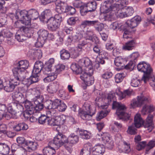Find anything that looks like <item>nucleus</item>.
<instances>
[{
    "instance_id": "nucleus-1",
    "label": "nucleus",
    "mask_w": 155,
    "mask_h": 155,
    "mask_svg": "<svg viewBox=\"0 0 155 155\" xmlns=\"http://www.w3.org/2000/svg\"><path fill=\"white\" fill-rule=\"evenodd\" d=\"M29 65L28 61L26 60H22L19 61L17 67L14 68L12 70L14 76L19 80L25 79L26 69Z\"/></svg>"
},
{
    "instance_id": "nucleus-17",
    "label": "nucleus",
    "mask_w": 155,
    "mask_h": 155,
    "mask_svg": "<svg viewBox=\"0 0 155 155\" xmlns=\"http://www.w3.org/2000/svg\"><path fill=\"white\" fill-rule=\"evenodd\" d=\"M48 29L52 31H56L60 27V25L53 18L50 17L46 21Z\"/></svg>"
},
{
    "instance_id": "nucleus-33",
    "label": "nucleus",
    "mask_w": 155,
    "mask_h": 155,
    "mask_svg": "<svg viewBox=\"0 0 155 155\" xmlns=\"http://www.w3.org/2000/svg\"><path fill=\"white\" fill-rule=\"evenodd\" d=\"M27 12L28 16L33 20H35L39 17L38 12L35 9H31L28 11H27Z\"/></svg>"
},
{
    "instance_id": "nucleus-15",
    "label": "nucleus",
    "mask_w": 155,
    "mask_h": 155,
    "mask_svg": "<svg viewBox=\"0 0 155 155\" xmlns=\"http://www.w3.org/2000/svg\"><path fill=\"white\" fill-rule=\"evenodd\" d=\"M141 21V18L140 16H135L130 20H127L124 24V27H127L132 31V29L137 27Z\"/></svg>"
},
{
    "instance_id": "nucleus-26",
    "label": "nucleus",
    "mask_w": 155,
    "mask_h": 155,
    "mask_svg": "<svg viewBox=\"0 0 155 155\" xmlns=\"http://www.w3.org/2000/svg\"><path fill=\"white\" fill-rule=\"evenodd\" d=\"M143 121L140 115L139 114H136L134 118V124L136 128H139L143 125Z\"/></svg>"
},
{
    "instance_id": "nucleus-49",
    "label": "nucleus",
    "mask_w": 155,
    "mask_h": 155,
    "mask_svg": "<svg viewBox=\"0 0 155 155\" xmlns=\"http://www.w3.org/2000/svg\"><path fill=\"white\" fill-rule=\"evenodd\" d=\"M155 146V139H153L150 140L148 143H147V147L146 149V153L151 149L153 148Z\"/></svg>"
},
{
    "instance_id": "nucleus-24",
    "label": "nucleus",
    "mask_w": 155,
    "mask_h": 155,
    "mask_svg": "<svg viewBox=\"0 0 155 155\" xmlns=\"http://www.w3.org/2000/svg\"><path fill=\"white\" fill-rule=\"evenodd\" d=\"M135 45V41L134 40H132L126 43L123 45L122 49L125 51L131 50L134 48Z\"/></svg>"
},
{
    "instance_id": "nucleus-40",
    "label": "nucleus",
    "mask_w": 155,
    "mask_h": 155,
    "mask_svg": "<svg viewBox=\"0 0 155 155\" xmlns=\"http://www.w3.org/2000/svg\"><path fill=\"white\" fill-rule=\"evenodd\" d=\"M154 110V106L152 105L149 106L145 105L143 107L142 110V113L145 115L147 113H150Z\"/></svg>"
},
{
    "instance_id": "nucleus-32",
    "label": "nucleus",
    "mask_w": 155,
    "mask_h": 155,
    "mask_svg": "<svg viewBox=\"0 0 155 155\" xmlns=\"http://www.w3.org/2000/svg\"><path fill=\"white\" fill-rule=\"evenodd\" d=\"M71 68L73 72L76 74H81L83 71L81 67L75 63L72 64Z\"/></svg>"
},
{
    "instance_id": "nucleus-55",
    "label": "nucleus",
    "mask_w": 155,
    "mask_h": 155,
    "mask_svg": "<svg viewBox=\"0 0 155 155\" xmlns=\"http://www.w3.org/2000/svg\"><path fill=\"white\" fill-rule=\"evenodd\" d=\"M124 27V25H122L120 24H118L117 22H114L112 23L110 26V28L111 29L115 30L117 28H120L121 29L123 28Z\"/></svg>"
},
{
    "instance_id": "nucleus-44",
    "label": "nucleus",
    "mask_w": 155,
    "mask_h": 155,
    "mask_svg": "<svg viewBox=\"0 0 155 155\" xmlns=\"http://www.w3.org/2000/svg\"><path fill=\"white\" fill-rule=\"evenodd\" d=\"M109 110H101L98 114L97 117H96V119L97 121L100 120L104 117H106L110 112Z\"/></svg>"
},
{
    "instance_id": "nucleus-39",
    "label": "nucleus",
    "mask_w": 155,
    "mask_h": 155,
    "mask_svg": "<svg viewBox=\"0 0 155 155\" xmlns=\"http://www.w3.org/2000/svg\"><path fill=\"white\" fill-rule=\"evenodd\" d=\"M55 153V149L51 147H46L43 149L44 155H53Z\"/></svg>"
},
{
    "instance_id": "nucleus-20",
    "label": "nucleus",
    "mask_w": 155,
    "mask_h": 155,
    "mask_svg": "<svg viewBox=\"0 0 155 155\" xmlns=\"http://www.w3.org/2000/svg\"><path fill=\"white\" fill-rule=\"evenodd\" d=\"M59 84V83L57 81H55L53 83L49 84L47 87V91L50 94H54L58 89Z\"/></svg>"
},
{
    "instance_id": "nucleus-11",
    "label": "nucleus",
    "mask_w": 155,
    "mask_h": 155,
    "mask_svg": "<svg viewBox=\"0 0 155 155\" xmlns=\"http://www.w3.org/2000/svg\"><path fill=\"white\" fill-rule=\"evenodd\" d=\"M36 93V94H35V97L33 98V101L35 106L36 110L39 111L44 108L43 102L44 98L39 91H37Z\"/></svg>"
},
{
    "instance_id": "nucleus-27",
    "label": "nucleus",
    "mask_w": 155,
    "mask_h": 155,
    "mask_svg": "<svg viewBox=\"0 0 155 155\" xmlns=\"http://www.w3.org/2000/svg\"><path fill=\"white\" fill-rule=\"evenodd\" d=\"M10 150V147L5 143H0V153L3 155L8 154Z\"/></svg>"
},
{
    "instance_id": "nucleus-54",
    "label": "nucleus",
    "mask_w": 155,
    "mask_h": 155,
    "mask_svg": "<svg viewBox=\"0 0 155 155\" xmlns=\"http://www.w3.org/2000/svg\"><path fill=\"white\" fill-rule=\"evenodd\" d=\"M124 77V74L123 73L117 74L114 77L116 82L118 83L121 82Z\"/></svg>"
},
{
    "instance_id": "nucleus-31",
    "label": "nucleus",
    "mask_w": 155,
    "mask_h": 155,
    "mask_svg": "<svg viewBox=\"0 0 155 155\" xmlns=\"http://www.w3.org/2000/svg\"><path fill=\"white\" fill-rule=\"evenodd\" d=\"M15 38L19 42H22L26 39V37L20 28L17 31L15 35Z\"/></svg>"
},
{
    "instance_id": "nucleus-60",
    "label": "nucleus",
    "mask_w": 155,
    "mask_h": 155,
    "mask_svg": "<svg viewBox=\"0 0 155 155\" xmlns=\"http://www.w3.org/2000/svg\"><path fill=\"white\" fill-rule=\"evenodd\" d=\"M49 117L45 115H42L38 119V122L41 124H43L46 122H48Z\"/></svg>"
},
{
    "instance_id": "nucleus-56",
    "label": "nucleus",
    "mask_w": 155,
    "mask_h": 155,
    "mask_svg": "<svg viewBox=\"0 0 155 155\" xmlns=\"http://www.w3.org/2000/svg\"><path fill=\"white\" fill-rule=\"evenodd\" d=\"M6 127L5 124H0V132L1 133H3L4 134L7 136L11 135L12 133L10 132H7L5 129H6Z\"/></svg>"
},
{
    "instance_id": "nucleus-37",
    "label": "nucleus",
    "mask_w": 155,
    "mask_h": 155,
    "mask_svg": "<svg viewBox=\"0 0 155 155\" xmlns=\"http://www.w3.org/2000/svg\"><path fill=\"white\" fill-rule=\"evenodd\" d=\"M38 38L45 41L47 38L48 35V31L47 30L41 29L38 32Z\"/></svg>"
},
{
    "instance_id": "nucleus-50",
    "label": "nucleus",
    "mask_w": 155,
    "mask_h": 155,
    "mask_svg": "<svg viewBox=\"0 0 155 155\" xmlns=\"http://www.w3.org/2000/svg\"><path fill=\"white\" fill-rule=\"evenodd\" d=\"M22 94L18 91H16L12 94V97L13 99L18 100H20L23 97Z\"/></svg>"
},
{
    "instance_id": "nucleus-10",
    "label": "nucleus",
    "mask_w": 155,
    "mask_h": 155,
    "mask_svg": "<svg viewBox=\"0 0 155 155\" xmlns=\"http://www.w3.org/2000/svg\"><path fill=\"white\" fill-rule=\"evenodd\" d=\"M151 99L149 97H146L141 94L140 96H137V99H133L131 102L130 105L132 107L134 108L136 107H140L142 105L150 103L151 101Z\"/></svg>"
},
{
    "instance_id": "nucleus-34",
    "label": "nucleus",
    "mask_w": 155,
    "mask_h": 155,
    "mask_svg": "<svg viewBox=\"0 0 155 155\" xmlns=\"http://www.w3.org/2000/svg\"><path fill=\"white\" fill-rule=\"evenodd\" d=\"M29 79H26L28 80H24L23 81H22V83L24 84H29L27 82H28L29 81H31L30 84H32L33 83H36L39 81V77L38 75V74H33Z\"/></svg>"
},
{
    "instance_id": "nucleus-6",
    "label": "nucleus",
    "mask_w": 155,
    "mask_h": 155,
    "mask_svg": "<svg viewBox=\"0 0 155 155\" xmlns=\"http://www.w3.org/2000/svg\"><path fill=\"white\" fill-rule=\"evenodd\" d=\"M113 108H117L116 113L119 119H122L124 121H127L129 119L130 114L125 112L126 108L124 105L114 101L113 103Z\"/></svg>"
},
{
    "instance_id": "nucleus-42",
    "label": "nucleus",
    "mask_w": 155,
    "mask_h": 155,
    "mask_svg": "<svg viewBox=\"0 0 155 155\" xmlns=\"http://www.w3.org/2000/svg\"><path fill=\"white\" fill-rule=\"evenodd\" d=\"M16 107V102H12L8 104V110L10 114L15 115V114Z\"/></svg>"
},
{
    "instance_id": "nucleus-58",
    "label": "nucleus",
    "mask_w": 155,
    "mask_h": 155,
    "mask_svg": "<svg viewBox=\"0 0 155 155\" xmlns=\"http://www.w3.org/2000/svg\"><path fill=\"white\" fill-rule=\"evenodd\" d=\"M135 61L130 60L129 62L124 68L126 69H130V71L133 70L135 66Z\"/></svg>"
},
{
    "instance_id": "nucleus-61",
    "label": "nucleus",
    "mask_w": 155,
    "mask_h": 155,
    "mask_svg": "<svg viewBox=\"0 0 155 155\" xmlns=\"http://www.w3.org/2000/svg\"><path fill=\"white\" fill-rule=\"evenodd\" d=\"M125 8H121L116 15L120 18L127 17V14L125 12Z\"/></svg>"
},
{
    "instance_id": "nucleus-12",
    "label": "nucleus",
    "mask_w": 155,
    "mask_h": 155,
    "mask_svg": "<svg viewBox=\"0 0 155 155\" xmlns=\"http://www.w3.org/2000/svg\"><path fill=\"white\" fill-rule=\"evenodd\" d=\"M61 101L58 99H56L53 101L51 100L47 101L46 102L45 107L48 110H48L47 113L48 114L52 115L54 113V109H57L59 104H60Z\"/></svg>"
},
{
    "instance_id": "nucleus-9",
    "label": "nucleus",
    "mask_w": 155,
    "mask_h": 155,
    "mask_svg": "<svg viewBox=\"0 0 155 155\" xmlns=\"http://www.w3.org/2000/svg\"><path fill=\"white\" fill-rule=\"evenodd\" d=\"M27 14V11L26 10L16 11L15 17L16 19H19V21L23 24L28 26H30L31 19L30 17L28 16Z\"/></svg>"
},
{
    "instance_id": "nucleus-13",
    "label": "nucleus",
    "mask_w": 155,
    "mask_h": 155,
    "mask_svg": "<svg viewBox=\"0 0 155 155\" xmlns=\"http://www.w3.org/2000/svg\"><path fill=\"white\" fill-rule=\"evenodd\" d=\"M25 106L26 110L24 112L23 115L25 118L28 119L30 115L38 111L36 110L35 105H33L30 101L28 100L25 101Z\"/></svg>"
},
{
    "instance_id": "nucleus-46",
    "label": "nucleus",
    "mask_w": 155,
    "mask_h": 155,
    "mask_svg": "<svg viewBox=\"0 0 155 155\" xmlns=\"http://www.w3.org/2000/svg\"><path fill=\"white\" fill-rule=\"evenodd\" d=\"M63 15V13H58V14L55 15L54 17H53V18L60 25L61 22L64 19V17Z\"/></svg>"
},
{
    "instance_id": "nucleus-51",
    "label": "nucleus",
    "mask_w": 155,
    "mask_h": 155,
    "mask_svg": "<svg viewBox=\"0 0 155 155\" xmlns=\"http://www.w3.org/2000/svg\"><path fill=\"white\" fill-rule=\"evenodd\" d=\"M121 30H123L124 31L123 34V38L124 39H127L130 38L129 36L130 34L132 31L129 28H127V27H124Z\"/></svg>"
},
{
    "instance_id": "nucleus-36",
    "label": "nucleus",
    "mask_w": 155,
    "mask_h": 155,
    "mask_svg": "<svg viewBox=\"0 0 155 155\" xmlns=\"http://www.w3.org/2000/svg\"><path fill=\"white\" fill-rule=\"evenodd\" d=\"M60 53L61 58L63 60H68L70 57V54L69 51L65 49L61 50Z\"/></svg>"
},
{
    "instance_id": "nucleus-18",
    "label": "nucleus",
    "mask_w": 155,
    "mask_h": 155,
    "mask_svg": "<svg viewBox=\"0 0 155 155\" xmlns=\"http://www.w3.org/2000/svg\"><path fill=\"white\" fill-rule=\"evenodd\" d=\"M153 116L152 115H150L147 117L145 121L143 122V126L147 129L149 132L152 131L154 127V124L153 122Z\"/></svg>"
},
{
    "instance_id": "nucleus-41",
    "label": "nucleus",
    "mask_w": 155,
    "mask_h": 155,
    "mask_svg": "<svg viewBox=\"0 0 155 155\" xmlns=\"http://www.w3.org/2000/svg\"><path fill=\"white\" fill-rule=\"evenodd\" d=\"M85 6L90 12L94 11L96 8L97 4L95 2H92L85 4Z\"/></svg>"
},
{
    "instance_id": "nucleus-5",
    "label": "nucleus",
    "mask_w": 155,
    "mask_h": 155,
    "mask_svg": "<svg viewBox=\"0 0 155 155\" xmlns=\"http://www.w3.org/2000/svg\"><path fill=\"white\" fill-rule=\"evenodd\" d=\"M56 6V11L58 13H63L69 12L71 15H73L76 12L75 8L60 0H57L55 2Z\"/></svg>"
},
{
    "instance_id": "nucleus-16",
    "label": "nucleus",
    "mask_w": 155,
    "mask_h": 155,
    "mask_svg": "<svg viewBox=\"0 0 155 155\" xmlns=\"http://www.w3.org/2000/svg\"><path fill=\"white\" fill-rule=\"evenodd\" d=\"M14 79L12 80V82H10L9 84L6 86H4V90L6 92H10L13 91L15 87L19 85L20 83L22 82L24 80L21 81L16 78L15 76H14Z\"/></svg>"
},
{
    "instance_id": "nucleus-52",
    "label": "nucleus",
    "mask_w": 155,
    "mask_h": 155,
    "mask_svg": "<svg viewBox=\"0 0 155 155\" xmlns=\"http://www.w3.org/2000/svg\"><path fill=\"white\" fill-rule=\"evenodd\" d=\"M94 21L84 20L82 21L81 25V28H84L87 26H93Z\"/></svg>"
},
{
    "instance_id": "nucleus-28",
    "label": "nucleus",
    "mask_w": 155,
    "mask_h": 155,
    "mask_svg": "<svg viewBox=\"0 0 155 155\" xmlns=\"http://www.w3.org/2000/svg\"><path fill=\"white\" fill-rule=\"evenodd\" d=\"M83 37V35L80 33H76L72 36H69L68 38L69 42L73 41L74 42L78 41Z\"/></svg>"
},
{
    "instance_id": "nucleus-53",
    "label": "nucleus",
    "mask_w": 155,
    "mask_h": 155,
    "mask_svg": "<svg viewBox=\"0 0 155 155\" xmlns=\"http://www.w3.org/2000/svg\"><path fill=\"white\" fill-rule=\"evenodd\" d=\"M84 64H85L84 67H86V71H87V70H88V71H90L91 69H93L92 66V62L88 58H85Z\"/></svg>"
},
{
    "instance_id": "nucleus-23",
    "label": "nucleus",
    "mask_w": 155,
    "mask_h": 155,
    "mask_svg": "<svg viewBox=\"0 0 155 155\" xmlns=\"http://www.w3.org/2000/svg\"><path fill=\"white\" fill-rule=\"evenodd\" d=\"M131 93V92L128 90L122 92L119 88L117 89L115 92V94L119 97V99L120 100L125 98L127 96L130 95Z\"/></svg>"
},
{
    "instance_id": "nucleus-2",
    "label": "nucleus",
    "mask_w": 155,
    "mask_h": 155,
    "mask_svg": "<svg viewBox=\"0 0 155 155\" xmlns=\"http://www.w3.org/2000/svg\"><path fill=\"white\" fill-rule=\"evenodd\" d=\"M54 63V58L49 59L45 64L43 69V74L47 75L44 79L45 82L47 83L54 80L57 77V74L54 72H51L52 67Z\"/></svg>"
},
{
    "instance_id": "nucleus-35",
    "label": "nucleus",
    "mask_w": 155,
    "mask_h": 155,
    "mask_svg": "<svg viewBox=\"0 0 155 155\" xmlns=\"http://www.w3.org/2000/svg\"><path fill=\"white\" fill-rule=\"evenodd\" d=\"M124 60L121 57H118L116 58L114 61L115 65L119 67V69H122L124 67Z\"/></svg>"
},
{
    "instance_id": "nucleus-25",
    "label": "nucleus",
    "mask_w": 155,
    "mask_h": 155,
    "mask_svg": "<svg viewBox=\"0 0 155 155\" xmlns=\"http://www.w3.org/2000/svg\"><path fill=\"white\" fill-rule=\"evenodd\" d=\"M21 31L23 32L26 38H30L33 35V30L30 27L28 28L23 26L20 28Z\"/></svg>"
},
{
    "instance_id": "nucleus-29",
    "label": "nucleus",
    "mask_w": 155,
    "mask_h": 155,
    "mask_svg": "<svg viewBox=\"0 0 155 155\" xmlns=\"http://www.w3.org/2000/svg\"><path fill=\"white\" fill-rule=\"evenodd\" d=\"M27 145V149L29 152L35 150L37 148L38 144L35 142L29 141L26 143Z\"/></svg>"
},
{
    "instance_id": "nucleus-62",
    "label": "nucleus",
    "mask_w": 155,
    "mask_h": 155,
    "mask_svg": "<svg viewBox=\"0 0 155 155\" xmlns=\"http://www.w3.org/2000/svg\"><path fill=\"white\" fill-rule=\"evenodd\" d=\"M88 72L83 71L81 74L80 78L84 82L87 81V78L90 76L89 71Z\"/></svg>"
},
{
    "instance_id": "nucleus-47",
    "label": "nucleus",
    "mask_w": 155,
    "mask_h": 155,
    "mask_svg": "<svg viewBox=\"0 0 155 155\" xmlns=\"http://www.w3.org/2000/svg\"><path fill=\"white\" fill-rule=\"evenodd\" d=\"M76 134H74V136H89L91 135V133L88 132L87 130H82L78 128V130L75 132Z\"/></svg>"
},
{
    "instance_id": "nucleus-45",
    "label": "nucleus",
    "mask_w": 155,
    "mask_h": 155,
    "mask_svg": "<svg viewBox=\"0 0 155 155\" xmlns=\"http://www.w3.org/2000/svg\"><path fill=\"white\" fill-rule=\"evenodd\" d=\"M94 148L95 151L93 152H97V153L102 154L105 151V147L103 144H97L94 146Z\"/></svg>"
},
{
    "instance_id": "nucleus-59",
    "label": "nucleus",
    "mask_w": 155,
    "mask_h": 155,
    "mask_svg": "<svg viewBox=\"0 0 155 155\" xmlns=\"http://www.w3.org/2000/svg\"><path fill=\"white\" fill-rule=\"evenodd\" d=\"M15 155H28L26 150L23 147H19L16 152Z\"/></svg>"
},
{
    "instance_id": "nucleus-43",
    "label": "nucleus",
    "mask_w": 155,
    "mask_h": 155,
    "mask_svg": "<svg viewBox=\"0 0 155 155\" xmlns=\"http://www.w3.org/2000/svg\"><path fill=\"white\" fill-rule=\"evenodd\" d=\"M102 25V24L100 23L98 20H94L93 26H94L96 31L98 32L101 31L104 28Z\"/></svg>"
},
{
    "instance_id": "nucleus-19",
    "label": "nucleus",
    "mask_w": 155,
    "mask_h": 155,
    "mask_svg": "<svg viewBox=\"0 0 155 155\" xmlns=\"http://www.w3.org/2000/svg\"><path fill=\"white\" fill-rule=\"evenodd\" d=\"M101 141L105 144V147L109 149H113L114 146V142L110 136H101Z\"/></svg>"
},
{
    "instance_id": "nucleus-4",
    "label": "nucleus",
    "mask_w": 155,
    "mask_h": 155,
    "mask_svg": "<svg viewBox=\"0 0 155 155\" xmlns=\"http://www.w3.org/2000/svg\"><path fill=\"white\" fill-rule=\"evenodd\" d=\"M90 103L87 102L84 104L83 110L80 112V115L84 120H90L92 117L95 113L96 108L91 107Z\"/></svg>"
},
{
    "instance_id": "nucleus-38",
    "label": "nucleus",
    "mask_w": 155,
    "mask_h": 155,
    "mask_svg": "<svg viewBox=\"0 0 155 155\" xmlns=\"http://www.w3.org/2000/svg\"><path fill=\"white\" fill-rule=\"evenodd\" d=\"M93 74V70L91 69L90 71H89L90 76L87 78V81H86L84 82L85 84L87 86H90L94 83V78L92 76Z\"/></svg>"
},
{
    "instance_id": "nucleus-8",
    "label": "nucleus",
    "mask_w": 155,
    "mask_h": 155,
    "mask_svg": "<svg viewBox=\"0 0 155 155\" xmlns=\"http://www.w3.org/2000/svg\"><path fill=\"white\" fill-rule=\"evenodd\" d=\"M110 5L109 8L105 7L104 12L107 13L104 17L106 20H111L121 8L117 3L113 5L110 4Z\"/></svg>"
},
{
    "instance_id": "nucleus-30",
    "label": "nucleus",
    "mask_w": 155,
    "mask_h": 155,
    "mask_svg": "<svg viewBox=\"0 0 155 155\" xmlns=\"http://www.w3.org/2000/svg\"><path fill=\"white\" fill-rule=\"evenodd\" d=\"M51 13L49 9H46L41 14L40 16V19L41 21H45V19L48 20L51 17Z\"/></svg>"
},
{
    "instance_id": "nucleus-63",
    "label": "nucleus",
    "mask_w": 155,
    "mask_h": 155,
    "mask_svg": "<svg viewBox=\"0 0 155 155\" xmlns=\"http://www.w3.org/2000/svg\"><path fill=\"white\" fill-rule=\"evenodd\" d=\"M78 20V17H72L69 18L67 20V22L69 25H73L76 23Z\"/></svg>"
},
{
    "instance_id": "nucleus-22",
    "label": "nucleus",
    "mask_w": 155,
    "mask_h": 155,
    "mask_svg": "<svg viewBox=\"0 0 155 155\" xmlns=\"http://www.w3.org/2000/svg\"><path fill=\"white\" fill-rule=\"evenodd\" d=\"M43 67V64L40 61H37L35 63L32 71L33 74H38L41 71Z\"/></svg>"
},
{
    "instance_id": "nucleus-3",
    "label": "nucleus",
    "mask_w": 155,
    "mask_h": 155,
    "mask_svg": "<svg viewBox=\"0 0 155 155\" xmlns=\"http://www.w3.org/2000/svg\"><path fill=\"white\" fill-rule=\"evenodd\" d=\"M78 136H55L53 141V145L58 149L61 146L70 142L71 143H77L79 140Z\"/></svg>"
},
{
    "instance_id": "nucleus-7",
    "label": "nucleus",
    "mask_w": 155,
    "mask_h": 155,
    "mask_svg": "<svg viewBox=\"0 0 155 155\" xmlns=\"http://www.w3.org/2000/svg\"><path fill=\"white\" fill-rule=\"evenodd\" d=\"M137 68L139 71L144 73L142 80L146 83L153 71L150 64L144 61H141L138 64Z\"/></svg>"
},
{
    "instance_id": "nucleus-57",
    "label": "nucleus",
    "mask_w": 155,
    "mask_h": 155,
    "mask_svg": "<svg viewBox=\"0 0 155 155\" xmlns=\"http://www.w3.org/2000/svg\"><path fill=\"white\" fill-rule=\"evenodd\" d=\"M73 6L76 8H80V9L85 5V4L83 3L80 1L75 0L73 3Z\"/></svg>"
},
{
    "instance_id": "nucleus-48",
    "label": "nucleus",
    "mask_w": 155,
    "mask_h": 155,
    "mask_svg": "<svg viewBox=\"0 0 155 155\" xmlns=\"http://www.w3.org/2000/svg\"><path fill=\"white\" fill-rule=\"evenodd\" d=\"M145 147H147V142L146 141H142L136 144V149L138 151L143 149Z\"/></svg>"
},
{
    "instance_id": "nucleus-64",
    "label": "nucleus",
    "mask_w": 155,
    "mask_h": 155,
    "mask_svg": "<svg viewBox=\"0 0 155 155\" xmlns=\"http://www.w3.org/2000/svg\"><path fill=\"white\" fill-rule=\"evenodd\" d=\"M113 75V74L112 72L107 71L102 74L101 77L103 79L107 80L111 78Z\"/></svg>"
},
{
    "instance_id": "nucleus-21",
    "label": "nucleus",
    "mask_w": 155,
    "mask_h": 155,
    "mask_svg": "<svg viewBox=\"0 0 155 155\" xmlns=\"http://www.w3.org/2000/svg\"><path fill=\"white\" fill-rule=\"evenodd\" d=\"M87 43V41L84 40L78 44V45L76 47V49L75 50V52L73 54L74 58H75L79 56L82 51V47L86 45Z\"/></svg>"
},
{
    "instance_id": "nucleus-14",
    "label": "nucleus",
    "mask_w": 155,
    "mask_h": 155,
    "mask_svg": "<svg viewBox=\"0 0 155 155\" xmlns=\"http://www.w3.org/2000/svg\"><path fill=\"white\" fill-rule=\"evenodd\" d=\"M13 33L7 29H4L0 31V42L4 41L5 38H7V43L11 45L14 43V40L12 38Z\"/></svg>"
}]
</instances>
